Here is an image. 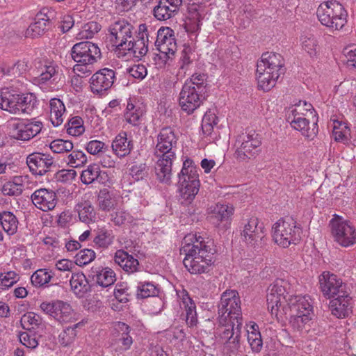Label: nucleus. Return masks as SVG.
Listing matches in <instances>:
<instances>
[{
    "label": "nucleus",
    "instance_id": "nucleus-33",
    "mask_svg": "<svg viewBox=\"0 0 356 356\" xmlns=\"http://www.w3.org/2000/svg\"><path fill=\"white\" fill-rule=\"evenodd\" d=\"M72 291L78 298H83L90 290V285L86 275L82 272L72 274L70 280Z\"/></svg>",
    "mask_w": 356,
    "mask_h": 356
},
{
    "label": "nucleus",
    "instance_id": "nucleus-20",
    "mask_svg": "<svg viewBox=\"0 0 356 356\" xmlns=\"http://www.w3.org/2000/svg\"><path fill=\"white\" fill-rule=\"evenodd\" d=\"M204 95L196 92L195 90L182 87L179 95V105L187 114L193 113L204 100Z\"/></svg>",
    "mask_w": 356,
    "mask_h": 356
},
{
    "label": "nucleus",
    "instance_id": "nucleus-23",
    "mask_svg": "<svg viewBox=\"0 0 356 356\" xmlns=\"http://www.w3.org/2000/svg\"><path fill=\"white\" fill-rule=\"evenodd\" d=\"M53 163L52 156L40 152L32 153L26 158V163L30 170L36 175H44Z\"/></svg>",
    "mask_w": 356,
    "mask_h": 356
},
{
    "label": "nucleus",
    "instance_id": "nucleus-25",
    "mask_svg": "<svg viewBox=\"0 0 356 356\" xmlns=\"http://www.w3.org/2000/svg\"><path fill=\"white\" fill-rule=\"evenodd\" d=\"M177 300L180 307L186 312V322L190 327L195 326L197 323L196 305L193 299L189 296L186 290L181 289L176 290Z\"/></svg>",
    "mask_w": 356,
    "mask_h": 356
},
{
    "label": "nucleus",
    "instance_id": "nucleus-5",
    "mask_svg": "<svg viewBox=\"0 0 356 356\" xmlns=\"http://www.w3.org/2000/svg\"><path fill=\"white\" fill-rule=\"evenodd\" d=\"M36 104L37 98L33 93H19L12 87L0 90V108L11 114H30Z\"/></svg>",
    "mask_w": 356,
    "mask_h": 356
},
{
    "label": "nucleus",
    "instance_id": "nucleus-27",
    "mask_svg": "<svg viewBox=\"0 0 356 356\" xmlns=\"http://www.w3.org/2000/svg\"><path fill=\"white\" fill-rule=\"evenodd\" d=\"M122 197L120 192L114 188L101 190L98 195V205L99 208L106 211H108L117 207L121 202Z\"/></svg>",
    "mask_w": 356,
    "mask_h": 356
},
{
    "label": "nucleus",
    "instance_id": "nucleus-11",
    "mask_svg": "<svg viewBox=\"0 0 356 356\" xmlns=\"http://www.w3.org/2000/svg\"><path fill=\"white\" fill-rule=\"evenodd\" d=\"M330 226L334 240L339 245L348 248L356 243V228L350 221L334 216Z\"/></svg>",
    "mask_w": 356,
    "mask_h": 356
},
{
    "label": "nucleus",
    "instance_id": "nucleus-13",
    "mask_svg": "<svg viewBox=\"0 0 356 356\" xmlns=\"http://www.w3.org/2000/svg\"><path fill=\"white\" fill-rule=\"evenodd\" d=\"M42 127V123L38 120H17L9 123V133L15 139L25 141L37 136Z\"/></svg>",
    "mask_w": 356,
    "mask_h": 356
},
{
    "label": "nucleus",
    "instance_id": "nucleus-61",
    "mask_svg": "<svg viewBox=\"0 0 356 356\" xmlns=\"http://www.w3.org/2000/svg\"><path fill=\"white\" fill-rule=\"evenodd\" d=\"M75 258L77 265L85 266L95 259V252L91 249H84L79 252Z\"/></svg>",
    "mask_w": 356,
    "mask_h": 356
},
{
    "label": "nucleus",
    "instance_id": "nucleus-41",
    "mask_svg": "<svg viewBox=\"0 0 356 356\" xmlns=\"http://www.w3.org/2000/svg\"><path fill=\"white\" fill-rule=\"evenodd\" d=\"M182 87L195 90L196 92L204 95L206 89L205 75L199 73L193 74L185 81Z\"/></svg>",
    "mask_w": 356,
    "mask_h": 356
},
{
    "label": "nucleus",
    "instance_id": "nucleus-46",
    "mask_svg": "<svg viewBox=\"0 0 356 356\" xmlns=\"http://www.w3.org/2000/svg\"><path fill=\"white\" fill-rule=\"evenodd\" d=\"M301 46L304 51L312 58H316L319 53V46L317 39L313 36H304L301 39Z\"/></svg>",
    "mask_w": 356,
    "mask_h": 356
},
{
    "label": "nucleus",
    "instance_id": "nucleus-48",
    "mask_svg": "<svg viewBox=\"0 0 356 356\" xmlns=\"http://www.w3.org/2000/svg\"><path fill=\"white\" fill-rule=\"evenodd\" d=\"M42 318L34 312H27L21 318V324L27 330H35L42 324Z\"/></svg>",
    "mask_w": 356,
    "mask_h": 356
},
{
    "label": "nucleus",
    "instance_id": "nucleus-56",
    "mask_svg": "<svg viewBox=\"0 0 356 356\" xmlns=\"http://www.w3.org/2000/svg\"><path fill=\"white\" fill-rule=\"evenodd\" d=\"M100 29L101 26L98 23L89 22L81 26L76 38L79 40L92 38Z\"/></svg>",
    "mask_w": 356,
    "mask_h": 356
},
{
    "label": "nucleus",
    "instance_id": "nucleus-3",
    "mask_svg": "<svg viewBox=\"0 0 356 356\" xmlns=\"http://www.w3.org/2000/svg\"><path fill=\"white\" fill-rule=\"evenodd\" d=\"M178 137L172 128L161 129L156 136L154 154L157 159L155 173L160 181L168 182L171 178L172 165L175 159Z\"/></svg>",
    "mask_w": 356,
    "mask_h": 356
},
{
    "label": "nucleus",
    "instance_id": "nucleus-31",
    "mask_svg": "<svg viewBox=\"0 0 356 356\" xmlns=\"http://www.w3.org/2000/svg\"><path fill=\"white\" fill-rule=\"evenodd\" d=\"M60 67L58 64L49 59L43 60L41 65V72L38 78L40 84L55 82L59 75Z\"/></svg>",
    "mask_w": 356,
    "mask_h": 356
},
{
    "label": "nucleus",
    "instance_id": "nucleus-15",
    "mask_svg": "<svg viewBox=\"0 0 356 356\" xmlns=\"http://www.w3.org/2000/svg\"><path fill=\"white\" fill-rule=\"evenodd\" d=\"M132 25L125 20H119L109 28V40L118 56L122 55V49L132 37Z\"/></svg>",
    "mask_w": 356,
    "mask_h": 356
},
{
    "label": "nucleus",
    "instance_id": "nucleus-17",
    "mask_svg": "<svg viewBox=\"0 0 356 356\" xmlns=\"http://www.w3.org/2000/svg\"><path fill=\"white\" fill-rule=\"evenodd\" d=\"M71 55L76 63L93 64L100 58V49L91 42H81L75 44L71 49Z\"/></svg>",
    "mask_w": 356,
    "mask_h": 356
},
{
    "label": "nucleus",
    "instance_id": "nucleus-8",
    "mask_svg": "<svg viewBox=\"0 0 356 356\" xmlns=\"http://www.w3.org/2000/svg\"><path fill=\"white\" fill-rule=\"evenodd\" d=\"M316 15L320 22L332 31L341 29L347 22L346 10L336 1L321 3L317 8Z\"/></svg>",
    "mask_w": 356,
    "mask_h": 356
},
{
    "label": "nucleus",
    "instance_id": "nucleus-43",
    "mask_svg": "<svg viewBox=\"0 0 356 356\" xmlns=\"http://www.w3.org/2000/svg\"><path fill=\"white\" fill-rule=\"evenodd\" d=\"M54 273L47 268H40L35 270L31 277L32 284L36 287L46 286L51 280Z\"/></svg>",
    "mask_w": 356,
    "mask_h": 356
},
{
    "label": "nucleus",
    "instance_id": "nucleus-35",
    "mask_svg": "<svg viewBox=\"0 0 356 356\" xmlns=\"http://www.w3.org/2000/svg\"><path fill=\"white\" fill-rule=\"evenodd\" d=\"M27 182L26 176H15L4 183L2 186V193L5 195L15 196L20 195Z\"/></svg>",
    "mask_w": 356,
    "mask_h": 356
},
{
    "label": "nucleus",
    "instance_id": "nucleus-37",
    "mask_svg": "<svg viewBox=\"0 0 356 356\" xmlns=\"http://www.w3.org/2000/svg\"><path fill=\"white\" fill-rule=\"evenodd\" d=\"M74 209L81 222L90 224L96 221V212L90 202L81 201L75 206Z\"/></svg>",
    "mask_w": 356,
    "mask_h": 356
},
{
    "label": "nucleus",
    "instance_id": "nucleus-39",
    "mask_svg": "<svg viewBox=\"0 0 356 356\" xmlns=\"http://www.w3.org/2000/svg\"><path fill=\"white\" fill-rule=\"evenodd\" d=\"M0 224L8 235H13L17 231L18 220L13 212L7 211L0 212Z\"/></svg>",
    "mask_w": 356,
    "mask_h": 356
},
{
    "label": "nucleus",
    "instance_id": "nucleus-28",
    "mask_svg": "<svg viewBox=\"0 0 356 356\" xmlns=\"http://www.w3.org/2000/svg\"><path fill=\"white\" fill-rule=\"evenodd\" d=\"M49 14H51V12L46 8L38 13L34 19V22L26 29V36L35 38L43 34L50 20L51 16Z\"/></svg>",
    "mask_w": 356,
    "mask_h": 356
},
{
    "label": "nucleus",
    "instance_id": "nucleus-52",
    "mask_svg": "<svg viewBox=\"0 0 356 356\" xmlns=\"http://www.w3.org/2000/svg\"><path fill=\"white\" fill-rule=\"evenodd\" d=\"M313 106L310 103L305 101H299L289 108L287 115L306 117L308 113L312 114Z\"/></svg>",
    "mask_w": 356,
    "mask_h": 356
},
{
    "label": "nucleus",
    "instance_id": "nucleus-9",
    "mask_svg": "<svg viewBox=\"0 0 356 356\" xmlns=\"http://www.w3.org/2000/svg\"><path fill=\"white\" fill-rule=\"evenodd\" d=\"M219 323H226L227 318L237 323V327L241 324V300L235 290H227L222 293L218 307Z\"/></svg>",
    "mask_w": 356,
    "mask_h": 356
},
{
    "label": "nucleus",
    "instance_id": "nucleus-47",
    "mask_svg": "<svg viewBox=\"0 0 356 356\" xmlns=\"http://www.w3.org/2000/svg\"><path fill=\"white\" fill-rule=\"evenodd\" d=\"M65 162L71 168H81L87 162V156L81 150L72 149L65 159Z\"/></svg>",
    "mask_w": 356,
    "mask_h": 356
},
{
    "label": "nucleus",
    "instance_id": "nucleus-10",
    "mask_svg": "<svg viewBox=\"0 0 356 356\" xmlns=\"http://www.w3.org/2000/svg\"><path fill=\"white\" fill-rule=\"evenodd\" d=\"M207 13V8L203 1L196 2L195 0H191L188 3L184 28L192 41L197 39L201 30L202 21Z\"/></svg>",
    "mask_w": 356,
    "mask_h": 356
},
{
    "label": "nucleus",
    "instance_id": "nucleus-62",
    "mask_svg": "<svg viewBox=\"0 0 356 356\" xmlns=\"http://www.w3.org/2000/svg\"><path fill=\"white\" fill-rule=\"evenodd\" d=\"M79 16L77 13H74L73 15L70 14H65L60 18V29L63 33L67 32L70 31L75 22L79 23V21L76 20V17Z\"/></svg>",
    "mask_w": 356,
    "mask_h": 356
},
{
    "label": "nucleus",
    "instance_id": "nucleus-16",
    "mask_svg": "<svg viewBox=\"0 0 356 356\" xmlns=\"http://www.w3.org/2000/svg\"><path fill=\"white\" fill-rule=\"evenodd\" d=\"M318 283L323 295L328 299L346 292L342 280L329 271H324L318 276Z\"/></svg>",
    "mask_w": 356,
    "mask_h": 356
},
{
    "label": "nucleus",
    "instance_id": "nucleus-2",
    "mask_svg": "<svg viewBox=\"0 0 356 356\" xmlns=\"http://www.w3.org/2000/svg\"><path fill=\"white\" fill-rule=\"evenodd\" d=\"M181 250L185 255L184 265L190 273H207L211 269L215 250L209 237L200 233H190L184 236Z\"/></svg>",
    "mask_w": 356,
    "mask_h": 356
},
{
    "label": "nucleus",
    "instance_id": "nucleus-18",
    "mask_svg": "<svg viewBox=\"0 0 356 356\" xmlns=\"http://www.w3.org/2000/svg\"><path fill=\"white\" fill-rule=\"evenodd\" d=\"M234 211L232 204L218 203L208 209V213L217 227L227 229L231 225Z\"/></svg>",
    "mask_w": 356,
    "mask_h": 356
},
{
    "label": "nucleus",
    "instance_id": "nucleus-24",
    "mask_svg": "<svg viewBox=\"0 0 356 356\" xmlns=\"http://www.w3.org/2000/svg\"><path fill=\"white\" fill-rule=\"evenodd\" d=\"M155 44L158 51L161 53L174 56L177 50L173 31L168 27L159 29Z\"/></svg>",
    "mask_w": 356,
    "mask_h": 356
},
{
    "label": "nucleus",
    "instance_id": "nucleus-30",
    "mask_svg": "<svg viewBox=\"0 0 356 356\" xmlns=\"http://www.w3.org/2000/svg\"><path fill=\"white\" fill-rule=\"evenodd\" d=\"M147 43L143 40L137 39L136 41L129 40L122 49L120 57L128 60L132 57L140 58L147 52Z\"/></svg>",
    "mask_w": 356,
    "mask_h": 356
},
{
    "label": "nucleus",
    "instance_id": "nucleus-50",
    "mask_svg": "<svg viewBox=\"0 0 356 356\" xmlns=\"http://www.w3.org/2000/svg\"><path fill=\"white\" fill-rule=\"evenodd\" d=\"M287 120L294 129L301 131L307 137L310 136L308 133L309 122L306 117L287 115Z\"/></svg>",
    "mask_w": 356,
    "mask_h": 356
},
{
    "label": "nucleus",
    "instance_id": "nucleus-36",
    "mask_svg": "<svg viewBox=\"0 0 356 356\" xmlns=\"http://www.w3.org/2000/svg\"><path fill=\"white\" fill-rule=\"evenodd\" d=\"M49 118L54 127L60 126L65 116V106L63 102L58 98H52L49 102Z\"/></svg>",
    "mask_w": 356,
    "mask_h": 356
},
{
    "label": "nucleus",
    "instance_id": "nucleus-34",
    "mask_svg": "<svg viewBox=\"0 0 356 356\" xmlns=\"http://www.w3.org/2000/svg\"><path fill=\"white\" fill-rule=\"evenodd\" d=\"M247 339L248 343L254 353H259L263 347V341L258 325L254 322L246 324Z\"/></svg>",
    "mask_w": 356,
    "mask_h": 356
},
{
    "label": "nucleus",
    "instance_id": "nucleus-29",
    "mask_svg": "<svg viewBox=\"0 0 356 356\" xmlns=\"http://www.w3.org/2000/svg\"><path fill=\"white\" fill-rule=\"evenodd\" d=\"M145 112V106L142 103L135 99L129 98L124 113V120L132 126H137Z\"/></svg>",
    "mask_w": 356,
    "mask_h": 356
},
{
    "label": "nucleus",
    "instance_id": "nucleus-45",
    "mask_svg": "<svg viewBox=\"0 0 356 356\" xmlns=\"http://www.w3.org/2000/svg\"><path fill=\"white\" fill-rule=\"evenodd\" d=\"M95 279L99 286L108 287L115 282V273L108 267L102 268L97 271Z\"/></svg>",
    "mask_w": 356,
    "mask_h": 356
},
{
    "label": "nucleus",
    "instance_id": "nucleus-1",
    "mask_svg": "<svg viewBox=\"0 0 356 356\" xmlns=\"http://www.w3.org/2000/svg\"><path fill=\"white\" fill-rule=\"evenodd\" d=\"M293 284L289 280H275L268 288V309L277 321L289 318L292 327L301 330L312 321L313 308L307 296L293 294Z\"/></svg>",
    "mask_w": 356,
    "mask_h": 356
},
{
    "label": "nucleus",
    "instance_id": "nucleus-26",
    "mask_svg": "<svg viewBox=\"0 0 356 356\" xmlns=\"http://www.w3.org/2000/svg\"><path fill=\"white\" fill-rule=\"evenodd\" d=\"M33 204L43 211L54 209L56 205V193L46 188L36 190L31 195Z\"/></svg>",
    "mask_w": 356,
    "mask_h": 356
},
{
    "label": "nucleus",
    "instance_id": "nucleus-40",
    "mask_svg": "<svg viewBox=\"0 0 356 356\" xmlns=\"http://www.w3.org/2000/svg\"><path fill=\"white\" fill-rule=\"evenodd\" d=\"M115 330L118 332V337L119 341L122 344V350H129L132 343L133 339L129 335L130 327L126 323L122 322H117L114 325Z\"/></svg>",
    "mask_w": 356,
    "mask_h": 356
},
{
    "label": "nucleus",
    "instance_id": "nucleus-55",
    "mask_svg": "<svg viewBox=\"0 0 356 356\" xmlns=\"http://www.w3.org/2000/svg\"><path fill=\"white\" fill-rule=\"evenodd\" d=\"M350 129L345 122L334 121L333 127V136L335 140L346 142L348 140Z\"/></svg>",
    "mask_w": 356,
    "mask_h": 356
},
{
    "label": "nucleus",
    "instance_id": "nucleus-57",
    "mask_svg": "<svg viewBox=\"0 0 356 356\" xmlns=\"http://www.w3.org/2000/svg\"><path fill=\"white\" fill-rule=\"evenodd\" d=\"M138 296L145 298L155 296L158 293L156 286L150 282H140L137 286Z\"/></svg>",
    "mask_w": 356,
    "mask_h": 356
},
{
    "label": "nucleus",
    "instance_id": "nucleus-63",
    "mask_svg": "<svg viewBox=\"0 0 356 356\" xmlns=\"http://www.w3.org/2000/svg\"><path fill=\"white\" fill-rule=\"evenodd\" d=\"M76 177V172L74 169H62L56 174V179L62 183L72 182Z\"/></svg>",
    "mask_w": 356,
    "mask_h": 356
},
{
    "label": "nucleus",
    "instance_id": "nucleus-12",
    "mask_svg": "<svg viewBox=\"0 0 356 356\" xmlns=\"http://www.w3.org/2000/svg\"><path fill=\"white\" fill-rule=\"evenodd\" d=\"M259 134L250 130L238 136L235 142V154L238 159L245 161L255 157L261 145Z\"/></svg>",
    "mask_w": 356,
    "mask_h": 356
},
{
    "label": "nucleus",
    "instance_id": "nucleus-60",
    "mask_svg": "<svg viewBox=\"0 0 356 356\" xmlns=\"http://www.w3.org/2000/svg\"><path fill=\"white\" fill-rule=\"evenodd\" d=\"M93 242L97 247L106 248L112 243V237L106 229H101L97 232Z\"/></svg>",
    "mask_w": 356,
    "mask_h": 356
},
{
    "label": "nucleus",
    "instance_id": "nucleus-54",
    "mask_svg": "<svg viewBox=\"0 0 356 356\" xmlns=\"http://www.w3.org/2000/svg\"><path fill=\"white\" fill-rule=\"evenodd\" d=\"M67 133L72 136H79L85 131L83 121L81 118L75 116L72 118L66 124Z\"/></svg>",
    "mask_w": 356,
    "mask_h": 356
},
{
    "label": "nucleus",
    "instance_id": "nucleus-38",
    "mask_svg": "<svg viewBox=\"0 0 356 356\" xmlns=\"http://www.w3.org/2000/svg\"><path fill=\"white\" fill-rule=\"evenodd\" d=\"M131 148V141L128 140L125 132H121L117 135L112 143V149L119 157L129 154Z\"/></svg>",
    "mask_w": 356,
    "mask_h": 356
},
{
    "label": "nucleus",
    "instance_id": "nucleus-22",
    "mask_svg": "<svg viewBox=\"0 0 356 356\" xmlns=\"http://www.w3.org/2000/svg\"><path fill=\"white\" fill-rule=\"evenodd\" d=\"M243 240L250 245H254L264 237V227L257 218H250L241 233Z\"/></svg>",
    "mask_w": 356,
    "mask_h": 356
},
{
    "label": "nucleus",
    "instance_id": "nucleus-42",
    "mask_svg": "<svg viewBox=\"0 0 356 356\" xmlns=\"http://www.w3.org/2000/svg\"><path fill=\"white\" fill-rule=\"evenodd\" d=\"M83 325L82 322L74 324L72 326L65 328L58 337L59 344L63 347L71 346L77 336L76 328Z\"/></svg>",
    "mask_w": 356,
    "mask_h": 356
},
{
    "label": "nucleus",
    "instance_id": "nucleus-44",
    "mask_svg": "<svg viewBox=\"0 0 356 356\" xmlns=\"http://www.w3.org/2000/svg\"><path fill=\"white\" fill-rule=\"evenodd\" d=\"M218 118L215 111L209 110L203 116L202 120V130L203 135L209 136L211 135L213 128L217 125Z\"/></svg>",
    "mask_w": 356,
    "mask_h": 356
},
{
    "label": "nucleus",
    "instance_id": "nucleus-4",
    "mask_svg": "<svg viewBox=\"0 0 356 356\" xmlns=\"http://www.w3.org/2000/svg\"><path fill=\"white\" fill-rule=\"evenodd\" d=\"M284 62L282 56L274 52L264 53L257 60L256 79L258 88L269 91L283 73Z\"/></svg>",
    "mask_w": 356,
    "mask_h": 356
},
{
    "label": "nucleus",
    "instance_id": "nucleus-49",
    "mask_svg": "<svg viewBox=\"0 0 356 356\" xmlns=\"http://www.w3.org/2000/svg\"><path fill=\"white\" fill-rule=\"evenodd\" d=\"M19 280V275L13 270H0V289L6 290L13 286Z\"/></svg>",
    "mask_w": 356,
    "mask_h": 356
},
{
    "label": "nucleus",
    "instance_id": "nucleus-32",
    "mask_svg": "<svg viewBox=\"0 0 356 356\" xmlns=\"http://www.w3.org/2000/svg\"><path fill=\"white\" fill-rule=\"evenodd\" d=\"M114 261L128 273H136L139 269L138 259L122 250H118L115 252Z\"/></svg>",
    "mask_w": 356,
    "mask_h": 356
},
{
    "label": "nucleus",
    "instance_id": "nucleus-6",
    "mask_svg": "<svg viewBox=\"0 0 356 356\" xmlns=\"http://www.w3.org/2000/svg\"><path fill=\"white\" fill-rule=\"evenodd\" d=\"M199 168L194 161L186 158L184 160L183 166L178 175V193L181 204H191L198 193L200 181L199 179Z\"/></svg>",
    "mask_w": 356,
    "mask_h": 356
},
{
    "label": "nucleus",
    "instance_id": "nucleus-21",
    "mask_svg": "<svg viewBox=\"0 0 356 356\" xmlns=\"http://www.w3.org/2000/svg\"><path fill=\"white\" fill-rule=\"evenodd\" d=\"M332 298L329 303L332 315L337 318H345L352 313L353 304L351 297L347 292Z\"/></svg>",
    "mask_w": 356,
    "mask_h": 356
},
{
    "label": "nucleus",
    "instance_id": "nucleus-64",
    "mask_svg": "<svg viewBox=\"0 0 356 356\" xmlns=\"http://www.w3.org/2000/svg\"><path fill=\"white\" fill-rule=\"evenodd\" d=\"M343 55L348 67H356V46L350 45L343 50Z\"/></svg>",
    "mask_w": 356,
    "mask_h": 356
},
{
    "label": "nucleus",
    "instance_id": "nucleus-53",
    "mask_svg": "<svg viewBox=\"0 0 356 356\" xmlns=\"http://www.w3.org/2000/svg\"><path fill=\"white\" fill-rule=\"evenodd\" d=\"M49 147L54 154H65L71 152L74 145L69 140L56 139L49 143Z\"/></svg>",
    "mask_w": 356,
    "mask_h": 356
},
{
    "label": "nucleus",
    "instance_id": "nucleus-59",
    "mask_svg": "<svg viewBox=\"0 0 356 356\" xmlns=\"http://www.w3.org/2000/svg\"><path fill=\"white\" fill-rule=\"evenodd\" d=\"M223 327L222 333L221 334V338L227 341L229 340L234 335L235 330H238L241 327V324L237 327V323L236 321L233 319L227 318L226 323H220Z\"/></svg>",
    "mask_w": 356,
    "mask_h": 356
},
{
    "label": "nucleus",
    "instance_id": "nucleus-51",
    "mask_svg": "<svg viewBox=\"0 0 356 356\" xmlns=\"http://www.w3.org/2000/svg\"><path fill=\"white\" fill-rule=\"evenodd\" d=\"M99 175H101V170L99 165L90 164L82 171L81 179L83 184H90L97 180Z\"/></svg>",
    "mask_w": 356,
    "mask_h": 356
},
{
    "label": "nucleus",
    "instance_id": "nucleus-19",
    "mask_svg": "<svg viewBox=\"0 0 356 356\" xmlns=\"http://www.w3.org/2000/svg\"><path fill=\"white\" fill-rule=\"evenodd\" d=\"M115 80L114 70L104 68L95 72L90 79V86L93 93L103 95L109 90Z\"/></svg>",
    "mask_w": 356,
    "mask_h": 356
},
{
    "label": "nucleus",
    "instance_id": "nucleus-7",
    "mask_svg": "<svg viewBox=\"0 0 356 356\" xmlns=\"http://www.w3.org/2000/svg\"><path fill=\"white\" fill-rule=\"evenodd\" d=\"M301 233L300 227L291 217L281 218L272 226L274 242L284 248L297 244L300 241Z\"/></svg>",
    "mask_w": 356,
    "mask_h": 356
},
{
    "label": "nucleus",
    "instance_id": "nucleus-58",
    "mask_svg": "<svg viewBox=\"0 0 356 356\" xmlns=\"http://www.w3.org/2000/svg\"><path fill=\"white\" fill-rule=\"evenodd\" d=\"M175 12L166 4L159 1L154 9V15L159 20H166L172 17Z\"/></svg>",
    "mask_w": 356,
    "mask_h": 356
},
{
    "label": "nucleus",
    "instance_id": "nucleus-14",
    "mask_svg": "<svg viewBox=\"0 0 356 356\" xmlns=\"http://www.w3.org/2000/svg\"><path fill=\"white\" fill-rule=\"evenodd\" d=\"M40 309L60 323H70L77 319L71 305L61 300L44 302L40 305Z\"/></svg>",
    "mask_w": 356,
    "mask_h": 356
}]
</instances>
